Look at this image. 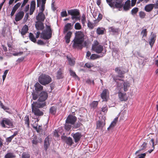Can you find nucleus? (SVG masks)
Listing matches in <instances>:
<instances>
[{
	"label": "nucleus",
	"mask_w": 158,
	"mask_h": 158,
	"mask_svg": "<svg viewBox=\"0 0 158 158\" xmlns=\"http://www.w3.org/2000/svg\"><path fill=\"white\" fill-rule=\"evenodd\" d=\"M66 143L69 146H71L73 143V141L72 138L70 137L66 138Z\"/></svg>",
	"instance_id": "c9c22d12"
},
{
	"label": "nucleus",
	"mask_w": 158,
	"mask_h": 158,
	"mask_svg": "<svg viewBox=\"0 0 158 158\" xmlns=\"http://www.w3.org/2000/svg\"><path fill=\"white\" fill-rule=\"evenodd\" d=\"M56 77L58 79H62L63 78L64 76L61 69H59L58 71Z\"/></svg>",
	"instance_id": "c756f323"
},
{
	"label": "nucleus",
	"mask_w": 158,
	"mask_h": 158,
	"mask_svg": "<svg viewBox=\"0 0 158 158\" xmlns=\"http://www.w3.org/2000/svg\"><path fill=\"white\" fill-rule=\"evenodd\" d=\"M98 102L97 101H93L91 104L90 106L92 108H95L98 106Z\"/></svg>",
	"instance_id": "a18cd8bd"
},
{
	"label": "nucleus",
	"mask_w": 158,
	"mask_h": 158,
	"mask_svg": "<svg viewBox=\"0 0 158 158\" xmlns=\"http://www.w3.org/2000/svg\"><path fill=\"white\" fill-rule=\"evenodd\" d=\"M24 15V13L23 11H20L16 13L15 15V19L16 22L21 20Z\"/></svg>",
	"instance_id": "ddd939ff"
},
{
	"label": "nucleus",
	"mask_w": 158,
	"mask_h": 158,
	"mask_svg": "<svg viewBox=\"0 0 158 158\" xmlns=\"http://www.w3.org/2000/svg\"><path fill=\"white\" fill-rule=\"evenodd\" d=\"M106 2L113 9H120L123 7L124 10L127 11L128 10L130 7V1L127 0L124 5L123 0H106Z\"/></svg>",
	"instance_id": "f257e3e1"
},
{
	"label": "nucleus",
	"mask_w": 158,
	"mask_h": 158,
	"mask_svg": "<svg viewBox=\"0 0 158 158\" xmlns=\"http://www.w3.org/2000/svg\"><path fill=\"white\" fill-rule=\"evenodd\" d=\"M106 31L105 28L103 27H98L96 31L97 34L98 35H102L104 34V32Z\"/></svg>",
	"instance_id": "5701e85b"
},
{
	"label": "nucleus",
	"mask_w": 158,
	"mask_h": 158,
	"mask_svg": "<svg viewBox=\"0 0 158 158\" xmlns=\"http://www.w3.org/2000/svg\"><path fill=\"white\" fill-rule=\"evenodd\" d=\"M42 142V139L41 138H38V139L36 138L35 137L32 140V142L33 144H37L39 143H40Z\"/></svg>",
	"instance_id": "72a5a7b5"
},
{
	"label": "nucleus",
	"mask_w": 158,
	"mask_h": 158,
	"mask_svg": "<svg viewBox=\"0 0 158 158\" xmlns=\"http://www.w3.org/2000/svg\"><path fill=\"white\" fill-rule=\"evenodd\" d=\"M8 70H6L4 72V74L2 76L3 81L4 82L6 77V75L8 72Z\"/></svg>",
	"instance_id": "5fc2aeb1"
},
{
	"label": "nucleus",
	"mask_w": 158,
	"mask_h": 158,
	"mask_svg": "<svg viewBox=\"0 0 158 158\" xmlns=\"http://www.w3.org/2000/svg\"><path fill=\"white\" fill-rule=\"evenodd\" d=\"M0 124L2 127L5 128H13L14 127L13 122L11 119L4 118L2 120Z\"/></svg>",
	"instance_id": "0eeeda50"
},
{
	"label": "nucleus",
	"mask_w": 158,
	"mask_h": 158,
	"mask_svg": "<svg viewBox=\"0 0 158 158\" xmlns=\"http://www.w3.org/2000/svg\"><path fill=\"white\" fill-rule=\"evenodd\" d=\"M85 35L83 32L81 31H77L75 37L72 41V47L73 48L81 49L83 48L82 44L85 38Z\"/></svg>",
	"instance_id": "f03ea898"
},
{
	"label": "nucleus",
	"mask_w": 158,
	"mask_h": 158,
	"mask_svg": "<svg viewBox=\"0 0 158 158\" xmlns=\"http://www.w3.org/2000/svg\"><path fill=\"white\" fill-rule=\"evenodd\" d=\"M106 53H103L99 56V55L95 54H92L90 56V59L91 60H94L99 58L100 57H102L105 56Z\"/></svg>",
	"instance_id": "4be33fe9"
},
{
	"label": "nucleus",
	"mask_w": 158,
	"mask_h": 158,
	"mask_svg": "<svg viewBox=\"0 0 158 158\" xmlns=\"http://www.w3.org/2000/svg\"><path fill=\"white\" fill-rule=\"evenodd\" d=\"M37 43L38 45H44L45 44V43L43 42V41L41 40H38Z\"/></svg>",
	"instance_id": "e2e57ef3"
},
{
	"label": "nucleus",
	"mask_w": 158,
	"mask_h": 158,
	"mask_svg": "<svg viewBox=\"0 0 158 158\" xmlns=\"http://www.w3.org/2000/svg\"><path fill=\"white\" fill-rule=\"evenodd\" d=\"M102 15L101 14L99 13L98 14L97 19L95 20L97 22V23H98L102 19Z\"/></svg>",
	"instance_id": "3c124183"
},
{
	"label": "nucleus",
	"mask_w": 158,
	"mask_h": 158,
	"mask_svg": "<svg viewBox=\"0 0 158 158\" xmlns=\"http://www.w3.org/2000/svg\"><path fill=\"white\" fill-rule=\"evenodd\" d=\"M45 19V15L42 12H39L36 16V19L38 21L44 22Z\"/></svg>",
	"instance_id": "dca6fc26"
},
{
	"label": "nucleus",
	"mask_w": 158,
	"mask_h": 158,
	"mask_svg": "<svg viewBox=\"0 0 158 158\" xmlns=\"http://www.w3.org/2000/svg\"><path fill=\"white\" fill-rule=\"evenodd\" d=\"M71 23H67L66 24L64 27L63 31V33L64 34L66 33L69 30H71L72 28V26Z\"/></svg>",
	"instance_id": "a211bd4d"
},
{
	"label": "nucleus",
	"mask_w": 158,
	"mask_h": 158,
	"mask_svg": "<svg viewBox=\"0 0 158 158\" xmlns=\"http://www.w3.org/2000/svg\"><path fill=\"white\" fill-rule=\"evenodd\" d=\"M61 15L62 17H66L67 16V14L66 10L62 11L61 13Z\"/></svg>",
	"instance_id": "bf43d9fd"
},
{
	"label": "nucleus",
	"mask_w": 158,
	"mask_h": 158,
	"mask_svg": "<svg viewBox=\"0 0 158 158\" xmlns=\"http://www.w3.org/2000/svg\"><path fill=\"white\" fill-rule=\"evenodd\" d=\"M45 4H43V3H42L41 6V7L40 8V12L43 13L45 8Z\"/></svg>",
	"instance_id": "13d9d810"
},
{
	"label": "nucleus",
	"mask_w": 158,
	"mask_h": 158,
	"mask_svg": "<svg viewBox=\"0 0 158 158\" xmlns=\"http://www.w3.org/2000/svg\"><path fill=\"white\" fill-rule=\"evenodd\" d=\"M154 4L155 8L158 9V0L156 2L155 4Z\"/></svg>",
	"instance_id": "774afa93"
},
{
	"label": "nucleus",
	"mask_w": 158,
	"mask_h": 158,
	"mask_svg": "<svg viewBox=\"0 0 158 158\" xmlns=\"http://www.w3.org/2000/svg\"><path fill=\"white\" fill-rule=\"evenodd\" d=\"M94 23H93L90 22L89 20H88L87 26L89 29H93L95 26L96 24L98 23L95 20L94 21Z\"/></svg>",
	"instance_id": "393cba45"
},
{
	"label": "nucleus",
	"mask_w": 158,
	"mask_h": 158,
	"mask_svg": "<svg viewBox=\"0 0 158 158\" xmlns=\"http://www.w3.org/2000/svg\"><path fill=\"white\" fill-rule=\"evenodd\" d=\"M51 77L46 74H42L39 78V81L42 85H46L49 83L51 81Z\"/></svg>",
	"instance_id": "423d86ee"
},
{
	"label": "nucleus",
	"mask_w": 158,
	"mask_h": 158,
	"mask_svg": "<svg viewBox=\"0 0 158 158\" xmlns=\"http://www.w3.org/2000/svg\"><path fill=\"white\" fill-rule=\"evenodd\" d=\"M118 95L119 99L121 101H126L128 99L126 93H123L120 91L118 92Z\"/></svg>",
	"instance_id": "f8f14e48"
},
{
	"label": "nucleus",
	"mask_w": 158,
	"mask_h": 158,
	"mask_svg": "<svg viewBox=\"0 0 158 158\" xmlns=\"http://www.w3.org/2000/svg\"><path fill=\"white\" fill-rule=\"evenodd\" d=\"M49 146L48 138V137L46 138L44 142V148L45 150H47Z\"/></svg>",
	"instance_id": "473e14b6"
},
{
	"label": "nucleus",
	"mask_w": 158,
	"mask_h": 158,
	"mask_svg": "<svg viewBox=\"0 0 158 158\" xmlns=\"http://www.w3.org/2000/svg\"><path fill=\"white\" fill-rule=\"evenodd\" d=\"M46 29L40 34V37L45 40H49L52 36V30L49 26L46 25Z\"/></svg>",
	"instance_id": "20e7f679"
},
{
	"label": "nucleus",
	"mask_w": 158,
	"mask_h": 158,
	"mask_svg": "<svg viewBox=\"0 0 158 158\" xmlns=\"http://www.w3.org/2000/svg\"><path fill=\"white\" fill-rule=\"evenodd\" d=\"M42 22L38 21L36 22L35 27L37 30H42L44 29V24Z\"/></svg>",
	"instance_id": "6ab92c4d"
},
{
	"label": "nucleus",
	"mask_w": 158,
	"mask_h": 158,
	"mask_svg": "<svg viewBox=\"0 0 158 158\" xmlns=\"http://www.w3.org/2000/svg\"><path fill=\"white\" fill-rule=\"evenodd\" d=\"M99 45V43L98 41L97 40H95L94 41V44L92 45V48H94Z\"/></svg>",
	"instance_id": "864d4df0"
},
{
	"label": "nucleus",
	"mask_w": 158,
	"mask_h": 158,
	"mask_svg": "<svg viewBox=\"0 0 158 158\" xmlns=\"http://www.w3.org/2000/svg\"><path fill=\"white\" fill-rule=\"evenodd\" d=\"M77 120V118L75 116L72 115H69L65 121V127H67L68 124L74 125Z\"/></svg>",
	"instance_id": "6e6552de"
},
{
	"label": "nucleus",
	"mask_w": 158,
	"mask_h": 158,
	"mask_svg": "<svg viewBox=\"0 0 158 158\" xmlns=\"http://www.w3.org/2000/svg\"><path fill=\"white\" fill-rule=\"evenodd\" d=\"M85 66L87 68L90 69L93 66V65L89 63H86L85 64Z\"/></svg>",
	"instance_id": "6e6d98bb"
},
{
	"label": "nucleus",
	"mask_w": 158,
	"mask_h": 158,
	"mask_svg": "<svg viewBox=\"0 0 158 158\" xmlns=\"http://www.w3.org/2000/svg\"><path fill=\"white\" fill-rule=\"evenodd\" d=\"M29 38L34 43H36V38H35L34 35L33 34L31 33H30L29 34Z\"/></svg>",
	"instance_id": "4c0bfd02"
},
{
	"label": "nucleus",
	"mask_w": 158,
	"mask_h": 158,
	"mask_svg": "<svg viewBox=\"0 0 158 158\" xmlns=\"http://www.w3.org/2000/svg\"><path fill=\"white\" fill-rule=\"evenodd\" d=\"M57 110V107L56 106H53L50 107L49 110V113L52 115L56 114Z\"/></svg>",
	"instance_id": "c85d7f7f"
},
{
	"label": "nucleus",
	"mask_w": 158,
	"mask_h": 158,
	"mask_svg": "<svg viewBox=\"0 0 158 158\" xmlns=\"http://www.w3.org/2000/svg\"><path fill=\"white\" fill-rule=\"evenodd\" d=\"M21 5V3L20 2H18L16 4L13 8L12 10L10 13L11 16L14 15L15 12L18 8L20 7Z\"/></svg>",
	"instance_id": "412c9836"
},
{
	"label": "nucleus",
	"mask_w": 158,
	"mask_h": 158,
	"mask_svg": "<svg viewBox=\"0 0 158 158\" xmlns=\"http://www.w3.org/2000/svg\"><path fill=\"white\" fill-rule=\"evenodd\" d=\"M34 87L35 90L37 91H40L43 89V87L38 82L36 83Z\"/></svg>",
	"instance_id": "bb28decb"
},
{
	"label": "nucleus",
	"mask_w": 158,
	"mask_h": 158,
	"mask_svg": "<svg viewBox=\"0 0 158 158\" xmlns=\"http://www.w3.org/2000/svg\"><path fill=\"white\" fill-rule=\"evenodd\" d=\"M32 112L37 116H40L43 115L44 112L40 110L39 108H42L46 106L45 102L41 103L40 102H34L32 104Z\"/></svg>",
	"instance_id": "7ed1b4c3"
},
{
	"label": "nucleus",
	"mask_w": 158,
	"mask_h": 158,
	"mask_svg": "<svg viewBox=\"0 0 158 158\" xmlns=\"http://www.w3.org/2000/svg\"><path fill=\"white\" fill-rule=\"evenodd\" d=\"M141 34L142 35V37H146L147 35V29H143L141 32Z\"/></svg>",
	"instance_id": "37998d69"
},
{
	"label": "nucleus",
	"mask_w": 158,
	"mask_h": 158,
	"mask_svg": "<svg viewBox=\"0 0 158 158\" xmlns=\"http://www.w3.org/2000/svg\"><path fill=\"white\" fill-rule=\"evenodd\" d=\"M92 49L98 54H100L102 52L103 50V46L101 45L92 48Z\"/></svg>",
	"instance_id": "4468645a"
},
{
	"label": "nucleus",
	"mask_w": 158,
	"mask_h": 158,
	"mask_svg": "<svg viewBox=\"0 0 158 158\" xmlns=\"http://www.w3.org/2000/svg\"><path fill=\"white\" fill-rule=\"evenodd\" d=\"M69 72L71 76L73 77H77V76L76 74V73L73 71L71 69H69Z\"/></svg>",
	"instance_id": "8fccbe9b"
},
{
	"label": "nucleus",
	"mask_w": 158,
	"mask_h": 158,
	"mask_svg": "<svg viewBox=\"0 0 158 158\" xmlns=\"http://www.w3.org/2000/svg\"><path fill=\"white\" fill-rule=\"evenodd\" d=\"M151 141L152 143V146L153 147V149L148 151V152L149 153H151L153 150L154 148V142L153 139H152L151 140Z\"/></svg>",
	"instance_id": "052dcab7"
},
{
	"label": "nucleus",
	"mask_w": 158,
	"mask_h": 158,
	"mask_svg": "<svg viewBox=\"0 0 158 158\" xmlns=\"http://www.w3.org/2000/svg\"><path fill=\"white\" fill-rule=\"evenodd\" d=\"M66 33V34L64 36V38L66 43L69 44L70 42V39L72 35V32L70 31H69Z\"/></svg>",
	"instance_id": "aec40b11"
},
{
	"label": "nucleus",
	"mask_w": 158,
	"mask_h": 158,
	"mask_svg": "<svg viewBox=\"0 0 158 158\" xmlns=\"http://www.w3.org/2000/svg\"><path fill=\"white\" fill-rule=\"evenodd\" d=\"M118 117H116L112 122L110 124L109 127L107 128H112L114 127L116 125V123L118 122Z\"/></svg>",
	"instance_id": "cd10ccee"
},
{
	"label": "nucleus",
	"mask_w": 158,
	"mask_h": 158,
	"mask_svg": "<svg viewBox=\"0 0 158 158\" xmlns=\"http://www.w3.org/2000/svg\"><path fill=\"white\" fill-rule=\"evenodd\" d=\"M154 7V4H150L146 5L144 7V9L146 11L149 12L151 11Z\"/></svg>",
	"instance_id": "b1692460"
},
{
	"label": "nucleus",
	"mask_w": 158,
	"mask_h": 158,
	"mask_svg": "<svg viewBox=\"0 0 158 158\" xmlns=\"http://www.w3.org/2000/svg\"><path fill=\"white\" fill-rule=\"evenodd\" d=\"M28 30V27L27 25H25L22 28L21 34L22 35H25L27 33Z\"/></svg>",
	"instance_id": "a878e982"
},
{
	"label": "nucleus",
	"mask_w": 158,
	"mask_h": 158,
	"mask_svg": "<svg viewBox=\"0 0 158 158\" xmlns=\"http://www.w3.org/2000/svg\"><path fill=\"white\" fill-rule=\"evenodd\" d=\"M32 98L33 100H36L38 98L37 94L35 93H32Z\"/></svg>",
	"instance_id": "0e129e2a"
},
{
	"label": "nucleus",
	"mask_w": 158,
	"mask_h": 158,
	"mask_svg": "<svg viewBox=\"0 0 158 158\" xmlns=\"http://www.w3.org/2000/svg\"><path fill=\"white\" fill-rule=\"evenodd\" d=\"M48 97V94L45 91H42L39 95L38 100L39 102H44L45 101Z\"/></svg>",
	"instance_id": "1a4fd4ad"
},
{
	"label": "nucleus",
	"mask_w": 158,
	"mask_h": 158,
	"mask_svg": "<svg viewBox=\"0 0 158 158\" xmlns=\"http://www.w3.org/2000/svg\"><path fill=\"white\" fill-rule=\"evenodd\" d=\"M109 30L110 32L112 33H118V29L115 28L114 27H111L109 28Z\"/></svg>",
	"instance_id": "e433bc0d"
},
{
	"label": "nucleus",
	"mask_w": 158,
	"mask_h": 158,
	"mask_svg": "<svg viewBox=\"0 0 158 158\" xmlns=\"http://www.w3.org/2000/svg\"><path fill=\"white\" fill-rule=\"evenodd\" d=\"M81 125H82V124L80 122H78L75 124V127L77 128L80 127Z\"/></svg>",
	"instance_id": "69168bd1"
},
{
	"label": "nucleus",
	"mask_w": 158,
	"mask_h": 158,
	"mask_svg": "<svg viewBox=\"0 0 158 158\" xmlns=\"http://www.w3.org/2000/svg\"><path fill=\"white\" fill-rule=\"evenodd\" d=\"M124 77V76L123 75H117L114 77L113 79L115 81H116L117 80H119L123 81V80H122L121 78H123Z\"/></svg>",
	"instance_id": "58836bf2"
},
{
	"label": "nucleus",
	"mask_w": 158,
	"mask_h": 158,
	"mask_svg": "<svg viewBox=\"0 0 158 158\" xmlns=\"http://www.w3.org/2000/svg\"><path fill=\"white\" fill-rule=\"evenodd\" d=\"M30 155L26 152H23L22 154V158H30Z\"/></svg>",
	"instance_id": "c03bdc74"
},
{
	"label": "nucleus",
	"mask_w": 158,
	"mask_h": 158,
	"mask_svg": "<svg viewBox=\"0 0 158 158\" xmlns=\"http://www.w3.org/2000/svg\"><path fill=\"white\" fill-rule=\"evenodd\" d=\"M25 124L27 125V127H28L29 126V118L28 115H26L24 118Z\"/></svg>",
	"instance_id": "ea45409f"
},
{
	"label": "nucleus",
	"mask_w": 158,
	"mask_h": 158,
	"mask_svg": "<svg viewBox=\"0 0 158 158\" xmlns=\"http://www.w3.org/2000/svg\"><path fill=\"white\" fill-rule=\"evenodd\" d=\"M30 8H35V2L34 1H32L31 2V3Z\"/></svg>",
	"instance_id": "4d7b16f0"
},
{
	"label": "nucleus",
	"mask_w": 158,
	"mask_h": 158,
	"mask_svg": "<svg viewBox=\"0 0 158 158\" xmlns=\"http://www.w3.org/2000/svg\"><path fill=\"white\" fill-rule=\"evenodd\" d=\"M16 134H14L13 135H11V136L7 138L6 139V142L8 143H9L10 142L12 139L14 138V136L16 135Z\"/></svg>",
	"instance_id": "09e8293b"
},
{
	"label": "nucleus",
	"mask_w": 158,
	"mask_h": 158,
	"mask_svg": "<svg viewBox=\"0 0 158 158\" xmlns=\"http://www.w3.org/2000/svg\"><path fill=\"white\" fill-rule=\"evenodd\" d=\"M72 135L74 139V141L76 143L78 142L80 140L81 137V135L80 133H76L73 134Z\"/></svg>",
	"instance_id": "f3484780"
},
{
	"label": "nucleus",
	"mask_w": 158,
	"mask_h": 158,
	"mask_svg": "<svg viewBox=\"0 0 158 158\" xmlns=\"http://www.w3.org/2000/svg\"><path fill=\"white\" fill-rule=\"evenodd\" d=\"M123 89L125 92L127 91L130 87V84L128 82H125L123 84Z\"/></svg>",
	"instance_id": "7c9ffc66"
},
{
	"label": "nucleus",
	"mask_w": 158,
	"mask_h": 158,
	"mask_svg": "<svg viewBox=\"0 0 158 158\" xmlns=\"http://www.w3.org/2000/svg\"><path fill=\"white\" fill-rule=\"evenodd\" d=\"M67 58L69 61V64L71 66H73L75 64V60L68 56H67Z\"/></svg>",
	"instance_id": "a19ab883"
},
{
	"label": "nucleus",
	"mask_w": 158,
	"mask_h": 158,
	"mask_svg": "<svg viewBox=\"0 0 158 158\" xmlns=\"http://www.w3.org/2000/svg\"><path fill=\"white\" fill-rule=\"evenodd\" d=\"M109 94V92L107 89H105L103 90L102 93L101 94V97L103 99V101H107V98Z\"/></svg>",
	"instance_id": "9b49d317"
},
{
	"label": "nucleus",
	"mask_w": 158,
	"mask_h": 158,
	"mask_svg": "<svg viewBox=\"0 0 158 158\" xmlns=\"http://www.w3.org/2000/svg\"><path fill=\"white\" fill-rule=\"evenodd\" d=\"M68 13L69 15L72 16L71 18L72 20H75V21L73 22V23H75L76 21L80 19V13L78 10L74 9L68 10Z\"/></svg>",
	"instance_id": "39448f33"
},
{
	"label": "nucleus",
	"mask_w": 158,
	"mask_h": 158,
	"mask_svg": "<svg viewBox=\"0 0 158 158\" xmlns=\"http://www.w3.org/2000/svg\"><path fill=\"white\" fill-rule=\"evenodd\" d=\"M139 157L138 158H144L146 156V154L144 153L139 155Z\"/></svg>",
	"instance_id": "338daca9"
},
{
	"label": "nucleus",
	"mask_w": 158,
	"mask_h": 158,
	"mask_svg": "<svg viewBox=\"0 0 158 158\" xmlns=\"http://www.w3.org/2000/svg\"><path fill=\"white\" fill-rule=\"evenodd\" d=\"M108 108L106 106H103L102 108V111L105 113H106L107 111Z\"/></svg>",
	"instance_id": "680f3d73"
},
{
	"label": "nucleus",
	"mask_w": 158,
	"mask_h": 158,
	"mask_svg": "<svg viewBox=\"0 0 158 158\" xmlns=\"http://www.w3.org/2000/svg\"><path fill=\"white\" fill-rule=\"evenodd\" d=\"M139 9L138 7H135L131 10V14L132 15L135 14L138 11Z\"/></svg>",
	"instance_id": "de8ad7c7"
},
{
	"label": "nucleus",
	"mask_w": 158,
	"mask_h": 158,
	"mask_svg": "<svg viewBox=\"0 0 158 158\" xmlns=\"http://www.w3.org/2000/svg\"><path fill=\"white\" fill-rule=\"evenodd\" d=\"M105 120L104 117L102 119L99 120L97 122L96 125L97 128H102L105 125Z\"/></svg>",
	"instance_id": "9d476101"
},
{
	"label": "nucleus",
	"mask_w": 158,
	"mask_h": 158,
	"mask_svg": "<svg viewBox=\"0 0 158 158\" xmlns=\"http://www.w3.org/2000/svg\"><path fill=\"white\" fill-rule=\"evenodd\" d=\"M74 28L76 30H79L81 29L82 27L79 23H77L75 24Z\"/></svg>",
	"instance_id": "79ce46f5"
},
{
	"label": "nucleus",
	"mask_w": 158,
	"mask_h": 158,
	"mask_svg": "<svg viewBox=\"0 0 158 158\" xmlns=\"http://www.w3.org/2000/svg\"><path fill=\"white\" fill-rule=\"evenodd\" d=\"M15 155L12 152L7 153L5 156V158H14L15 157Z\"/></svg>",
	"instance_id": "f704fd0d"
},
{
	"label": "nucleus",
	"mask_w": 158,
	"mask_h": 158,
	"mask_svg": "<svg viewBox=\"0 0 158 158\" xmlns=\"http://www.w3.org/2000/svg\"><path fill=\"white\" fill-rule=\"evenodd\" d=\"M114 70L116 72L118 73V74L120 75L123 74L124 73L128 72V70H127L126 72H125L124 71L121 70L119 67L116 68L114 69Z\"/></svg>",
	"instance_id": "2f4dec72"
},
{
	"label": "nucleus",
	"mask_w": 158,
	"mask_h": 158,
	"mask_svg": "<svg viewBox=\"0 0 158 158\" xmlns=\"http://www.w3.org/2000/svg\"><path fill=\"white\" fill-rule=\"evenodd\" d=\"M139 16L140 18L143 19L144 18L145 16V14L143 12L140 11L139 12Z\"/></svg>",
	"instance_id": "603ef678"
},
{
	"label": "nucleus",
	"mask_w": 158,
	"mask_h": 158,
	"mask_svg": "<svg viewBox=\"0 0 158 158\" xmlns=\"http://www.w3.org/2000/svg\"><path fill=\"white\" fill-rule=\"evenodd\" d=\"M81 22L83 25H85L86 22V17L84 14L82 15L81 19Z\"/></svg>",
	"instance_id": "49530a36"
},
{
	"label": "nucleus",
	"mask_w": 158,
	"mask_h": 158,
	"mask_svg": "<svg viewBox=\"0 0 158 158\" xmlns=\"http://www.w3.org/2000/svg\"><path fill=\"white\" fill-rule=\"evenodd\" d=\"M150 39L149 40V43L150 46L152 48L155 42L156 35L155 34L153 33L152 32L151 34Z\"/></svg>",
	"instance_id": "2eb2a0df"
}]
</instances>
